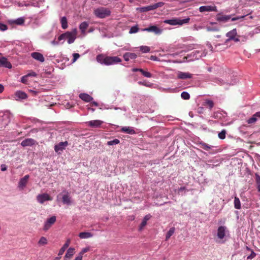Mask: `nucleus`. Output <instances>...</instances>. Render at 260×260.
<instances>
[{"instance_id": "c85d7f7f", "label": "nucleus", "mask_w": 260, "mask_h": 260, "mask_svg": "<svg viewBox=\"0 0 260 260\" xmlns=\"http://www.w3.org/2000/svg\"><path fill=\"white\" fill-rule=\"evenodd\" d=\"M79 96L81 100L86 102H89L93 100V98L87 93H80Z\"/></svg>"}, {"instance_id": "4be33fe9", "label": "nucleus", "mask_w": 260, "mask_h": 260, "mask_svg": "<svg viewBox=\"0 0 260 260\" xmlns=\"http://www.w3.org/2000/svg\"><path fill=\"white\" fill-rule=\"evenodd\" d=\"M123 57L126 61H129L130 59H134L137 57V55L135 53L126 52L125 53Z\"/></svg>"}, {"instance_id": "f03ea898", "label": "nucleus", "mask_w": 260, "mask_h": 260, "mask_svg": "<svg viewBox=\"0 0 260 260\" xmlns=\"http://www.w3.org/2000/svg\"><path fill=\"white\" fill-rule=\"evenodd\" d=\"M77 35V29L73 28L71 31H68L66 32L61 34L58 37V41L63 40V41L61 43L63 44L64 40H67L68 43L71 44L74 42L76 39Z\"/></svg>"}, {"instance_id": "c756f323", "label": "nucleus", "mask_w": 260, "mask_h": 260, "mask_svg": "<svg viewBox=\"0 0 260 260\" xmlns=\"http://www.w3.org/2000/svg\"><path fill=\"white\" fill-rule=\"evenodd\" d=\"M88 25L89 24L88 22L84 21L82 22L79 25V28L83 36H85L86 35V30L87 28Z\"/></svg>"}, {"instance_id": "6ab92c4d", "label": "nucleus", "mask_w": 260, "mask_h": 260, "mask_svg": "<svg viewBox=\"0 0 260 260\" xmlns=\"http://www.w3.org/2000/svg\"><path fill=\"white\" fill-rule=\"evenodd\" d=\"M206 29L208 31H217L220 29V27L216 22H211L210 25L206 26Z\"/></svg>"}, {"instance_id": "052dcab7", "label": "nucleus", "mask_w": 260, "mask_h": 260, "mask_svg": "<svg viewBox=\"0 0 260 260\" xmlns=\"http://www.w3.org/2000/svg\"><path fill=\"white\" fill-rule=\"evenodd\" d=\"M27 76L28 77H36L37 76V74L34 72H31L28 74H27Z\"/></svg>"}, {"instance_id": "680f3d73", "label": "nucleus", "mask_w": 260, "mask_h": 260, "mask_svg": "<svg viewBox=\"0 0 260 260\" xmlns=\"http://www.w3.org/2000/svg\"><path fill=\"white\" fill-rule=\"evenodd\" d=\"M122 50L123 51H130V50H132L131 48H130V47L129 46H125L124 47H123L122 49Z\"/></svg>"}, {"instance_id": "c03bdc74", "label": "nucleus", "mask_w": 260, "mask_h": 260, "mask_svg": "<svg viewBox=\"0 0 260 260\" xmlns=\"http://www.w3.org/2000/svg\"><path fill=\"white\" fill-rule=\"evenodd\" d=\"M226 134V131L225 129H222L219 134H218V138L221 140H223L225 138V135Z\"/></svg>"}, {"instance_id": "ddd939ff", "label": "nucleus", "mask_w": 260, "mask_h": 260, "mask_svg": "<svg viewBox=\"0 0 260 260\" xmlns=\"http://www.w3.org/2000/svg\"><path fill=\"white\" fill-rule=\"evenodd\" d=\"M68 145V143L67 141L59 142L54 146V150L56 153H60V152L66 149Z\"/></svg>"}, {"instance_id": "bb28decb", "label": "nucleus", "mask_w": 260, "mask_h": 260, "mask_svg": "<svg viewBox=\"0 0 260 260\" xmlns=\"http://www.w3.org/2000/svg\"><path fill=\"white\" fill-rule=\"evenodd\" d=\"M237 30L236 28H234L232 30L228 32L226 34V36L228 37V39L226 40V42H228L230 40L234 39V37L237 35Z\"/></svg>"}, {"instance_id": "774afa93", "label": "nucleus", "mask_w": 260, "mask_h": 260, "mask_svg": "<svg viewBox=\"0 0 260 260\" xmlns=\"http://www.w3.org/2000/svg\"><path fill=\"white\" fill-rule=\"evenodd\" d=\"M254 115L255 116V117L257 118V117H259L260 118V111L259 112H257L256 113H255Z\"/></svg>"}, {"instance_id": "c9c22d12", "label": "nucleus", "mask_w": 260, "mask_h": 260, "mask_svg": "<svg viewBox=\"0 0 260 260\" xmlns=\"http://www.w3.org/2000/svg\"><path fill=\"white\" fill-rule=\"evenodd\" d=\"M175 232V228L172 227L170 229L169 231L167 232L166 236V240H168L171 236L173 235V234Z\"/></svg>"}, {"instance_id": "e433bc0d", "label": "nucleus", "mask_w": 260, "mask_h": 260, "mask_svg": "<svg viewBox=\"0 0 260 260\" xmlns=\"http://www.w3.org/2000/svg\"><path fill=\"white\" fill-rule=\"evenodd\" d=\"M140 30L139 28L138 27V26L137 25L133 26L131 27L129 34H135L138 32Z\"/></svg>"}, {"instance_id": "cd10ccee", "label": "nucleus", "mask_w": 260, "mask_h": 260, "mask_svg": "<svg viewBox=\"0 0 260 260\" xmlns=\"http://www.w3.org/2000/svg\"><path fill=\"white\" fill-rule=\"evenodd\" d=\"M71 243L70 239H68L66 242V243L63 244L62 247L59 250L58 255L59 256L62 255L67 248L69 247Z\"/></svg>"}, {"instance_id": "2eb2a0df", "label": "nucleus", "mask_w": 260, "mask_h": 260, "mask_svg": "<svg viewBox=\"0 0 260 260\" xmlns=\"http://www.w3.org/2000/svg\"><path fill=\"white\" fill-rule=\"evenodd\" d=\"M29 178V176L28 175H26L20 179L18 185V187L19 189L23 190L25 188L28 182Z\"/></svg>"}, {"instance_id": "79ce46f5", "label": "nucleus", "mask_w": 260, "mask_h": 260, "mask_svg": "<svg viewBox=\"0 0 260 260\" xmlns=\"http://www.w3.org/2000/svg\"><path fill=\"white\" fill-rule=\"evenodd\" d=\"M47 243V239L44 237H41L40 239L38 244L40 246L44 245Z\"/></svg>"}, {"instance_id": "2f4dec72", "label": "nucleus", "mask_w": 260, "mask_h": 260, "mask_svg": "<svg viewBox=\"0 0 260 260\" xmlns=\"http://www.w3.org/2000/svg\"><path fill=\"white\" fill-rule=\"evenodd\" d=\"M151 217V216L150 214H147L144 217L139 227V230L140 231L142 230L143 228L146 226V225L147 224V221L149 220Z\"/></svg>"}, {"instance_id": "09e8293b", "label": "nucleus", "mask_w": 260, "mask_h": 260, "mask_svg": "<svg viewBox=\"0 0 260 260\" xmlns=\"http://www.w3.org/2000/svg\"><path fill=\"white\" fill-rule=\"evenodd\" d=\"M256 121H257V118L253 115L251 118H249L247 120V122L248 124H252V123L255 122Z\"/></svg>"}, {"instance_id": "6e6552de", "label": "nucleus", "mask_w": 260, "mask_h": 260, "mask_svg": "<svg viewBox=\"0 0 260 260\" xmlns=\"http://www.w3.org/2000/svg\"><path fill=\"white\" fill-rule=\"evenodd\" d=\"M37 201L41 204H43L45 202L51 201L52 198L47 193L39 194L36 197Z\"/></svg>"}, {"instance_id": "49530a36", "label": "nucleus", "mask_w": 260, "mask_h": 260, "mask_svg": "<svg viewBox=\"0 0 260 260\" xmlns=\"http://www.w3.org/2000/svg\"><path fill=\"white\" fill-rule=\"evenodd\" d=\"M34 2L32 3L31 5L34 7H39L41 5V4H42L44 0H32Z\"/></svg>"}, {"instance_id": "4c0bfd02", "label": "nucleus", "mask_w": 260, "mask_h": 260, "mask_svg": "<svg viewBox=\"0 0 260 260\" xmlns=\"http://www.w3.org/2000/svg\"><path fill=\"white\" fill-rule=\"evenodd\" d=\"M139 48L141 51L144 53H148L150 51V47L147 46H141Z\"/></svg>"}, {"instance_id": "4468645a", "label": "nucleus", "mask_w": 260, "mask_h": 260, "mask_svg": "<svg viewBox=\"0 0 260 260\" xmlns=\"http://www.w3.org/2000/svg\"><path fill=\"white\" fill-rule=\"evenodd\" d=\"M13 98L16 101H21L27 98V94L21 90H18L15 93Z\"/></svg>"}, {"instance_id": "412c9836", "label": "nucleus", "mask_w": 260, "mask_h": 260, "mask_svg": "<svg viewBox=\"0 0 260 260\" xmlns=\"http://www.w3.org/2000/svg\"><path fill=\"white\" fill-rule=\"evenodd\" d=\"M177 77L180 79H189L192 77V74L188 72H182L179 71L177 73Z\"/></svg>"}, {"instance_id": "f3484780", "label": "nucleus", "mask_w": 260, "mask_h": 260, "mask_svg": "<svg viewBox=\"0 0 260 260\" xmlns=\"http://www.w3.org/2000/svg\"><path fill=\"white\" fill-rule=\"evenodd\" d=\"M31 56L35 60L40 61L41 62H43L45 60V58L43 56V55L38 52H34L31 53Z\"/></svg>"}, {"instance_id": "473e14b6", "label": "nucleus", "mask_w": 260, "mask_h": 260, "mask_svg": "<svg viewBox=\"0 0 260 260\" xmlns=\"http://www.w3.org/2000/svg\"><path fill=\"white\" fill-rule=\"evenodd\" d=\"M92 234L90 232H81L79 234L81 239H88L92 237Z\"/></svg>"}, {"instance_id": "603ef678", "label": "nucleus", "mask_w": 260, "mask_h": 260, "mask_svg": "<svg viewBox=\"0 0 260 260\" xmlns=\"http://www.w3.org/2000/svg\"><path fill=\"white\" fill-rule=\"evenodd\" d=\"M256 182L257 185V189L260 191V176L256 175Z\"/></svg>"}, {"instance_id": "f704fd0d", "label": "nucleus", "mask_w": 260, "mask_h": 260, "mask_svg": "<svg viewBox=\"0 0 260 260\" xmlns=\"http://www.w3.org/2000/svg\"><path fill=\"white\" fill-rule=\"evenodd\" d=\"M234 207L236 209H241V202L239 199L236 197L234 199Z\"/></svg>"}, {"instance_id": "1a4fd4ad", "label": "nucleus", "mask_w": 260, "mask_h": 260, "mask_svg": "<svg viewBox=\"0 0 260 260\" xmlns=\"http://www.w3.org/2000/svg\"><path fill=\"white\" fill-rule=\"evenodd\" d=\"M228 234L229 231L225 226H220L219 227H218L217 232V236L218 239L222 240Z\"/></svg>"}, {"instance_id": "dca6fc26", "label": "nucleus", "mask_w": 260, "mask_h": 260, "mask_svg": "<svg viewBox=\"0 0 260 260\" xmlns=\"http://www.w3.org/2000/svg\"><path fill=\"white\" fill-rule=\"evenodd\" d=\"M62 200L64 204L70 205L71 204V199L68 192L64 190L62 191Z\"/></svg>"}, {"instance_id": "3c124183", "label": "nucleus", "mask_w": 260, "mask_h": 260, "mask_svg": "<svg viewBox=\"0 0 260 260\" xmlns=\"http://www.w3.org/2000/svg\"><path fill=\"white\" fill-rule=\"evenodd\" d=\"M80 55L79 53H75L73 54V59L72 60V62L74 63L79 57Z\"/></svg>"}, {"instance_id": "de8ad7c7", "label": "nucleus", "mask_w": 260, "mask_h": 260, "mask_svg": "<svg viewBox=\"0 0 260 260\" xmlns=\"http://www.w3.org/2000/svg\"><path fill=\"white\" fill-rule=\"evenodd\" d=\"M14 22L18 25H22L24 23V19L22 17L18 18L14 20Z\"/></svg>"}, {"instance_id": "423d86ee", "label": "nucleus", "mask_w": 260, "mask_h": 260, "mask_svg": "<svg viewBox=\"0 0 260 260\" xmlns=\"http://www.w3.org/2000/svg\"><path fill=\"white\" fill-rule=\"evenodd\" d=\"M164 5V3L163 2H158L157 3H155L154 4L145 6V7H139L137 8L136 10L140 12H145L149 11L151 10H155L159 7H161Z\"/></svg>"}, {"instance_id": "4d7b16f0", "label": "nucleus", "mask_w": 260, "mask_h": 260, "mask_svg": "<svg viewBox=\"0 0 260 260\" xmlns=\"http://www.w3.org/2000/svg\"><path fill=\"white\" fill-rule=\"evenodd\" d=\"M89 250V247H87L83 248L79 253H80L81 255H83L84 254V253L88 252Z\"/></svg>"}, {"instance_id": "58836bf2", "label": "nucleus", "mask_w": 260, "mask_h": 260, "mask_svg": "<svg viewBox=\"0 0 260 260\" xmlns=\"http://www.w3.org/2000/svg\"><path fill=\"white\" fill-rule=\"evenodd\" d=\"M213 147V146L209 145L208 144H207L206 143H201V148L206 150V151H209Z\"/></svg>"}, {"instance_id": "13d9d810", "label": "nucleus", "mask_w": 260, "mask_h": 260, "mask_svg": "<svg viewBox=\"0 0 260 260\" xmlns=\"http://www.w3.org/2000/svg\"><path fill=\"white\" fill-rule=\"evenodd\" d=\"M28 77L27 75L23 76L21 77V82L23 83H26L27 81Z\"/></svg>"}, {"instance_id": "9b49d317", "label": "nucleus", "mask_w": 260, "mask_h": 260, "mask_svg": "<svg viewBox=\"0 0 260 260\" xmlns=\"http://www.w3.org/2000/svg\"><path fill=\"white\" fill-rule=\"evenodd\" d=\"M199 11L202 13L206 12H217V9L215 5H207L200 7Z\"/></svg>"}, {"instance_id": "f8f14e48", "label": "nucleus", "mask_w": 260, "mask_h": 260, "mask_svg": "<svg viewBox=\"0 0 260 260\" xmlns=\"http://www.w3.org/2000/svg\"><path fill=\"white\" fill-rule=\"evenodd\" d=\"M56 219V218L55 216H52V217L48 218L44 223L43 230L44 231H48L51 225L55 223Z\"/></svg>"}, {"instance_id": "37998d69", "label": "nucleus", "mask_w": 260, "mask_h": 260, "mask_svg": "<svg viewBox=\"0 0 260 260\" xmlns=\"http://www.w3.org/2000/svg\"><path fill=\"white\" fill-rule=\"evenodd\" d=\"M140 72L142 74V75L147 77V78H151L152 77V75L147 72V71H144V70L142 69V70H140Z\"/></svg>"}, {"instance_id": "b1692460", "label": "nucleus", "mask_w": 260, "mask_h": 260, "mask_svg": "<svg viewBox=\"0 0 260 260\" xmlns=\"http://www.w3.org/2000/svg\"><path fill=\"white\" fill-rule=\"evenodd\" d=\"M103 123V121L100 120H94L87 122L88 125L92 127H100Z\"/></svg>"}, {"instance_id": "69168bd1", "label": "nucleus", "mask_w": 260, "mask_h": 260, "mask_svg": "<svg viewBox=\"0 0 260 260\" xmlns=\"http://www.w3.org/2000/svg\"><path fill=\"white\" fill-rule=\"evenodd\" d=\"M7 169V167L6 165L3 164L1 165V170L2 171H5Z\"/></svg>"}, {"instance_id": "f257e3e1", "label": "nucleus", "mask_w": 260, "mask_h": 260, "mask_svg": "<svg viewBox=\"0 0 260 260\" xmlns=\"http://www.w3.org/2000/svg\"><path fill=\"white\" fill-rule=\"evenodd\" d=\"M97 61L105 66H111L118 64L121 62V59L118 56H105L103 54H99L96 56Z\"/></svg>"}, {"instance_id": "7ed1b4c3", "label": "nucleus", "mask_w": 260, "mask_h": 260, "mask_svg": "<svg viewBox=\"0 0 260 260\" xmlns=\"http://www.w3.org/2000/svg\"><path fill=\"white\" fill-rule=\"evenodd\" d=\"M111 13L108 8L100 7L94 10V15L99 18L103 19L109 17Z\"/></svg>"}, {"instance_id": "338daca9", "label": "nucleus", "mask_w": 260, "mask_h": 260, "mask_svg": "<svg viewBox=\"0 0 260 260\" xmlns=\"http://www.w3.org/2000/svg\"><path fill=\"white\" fill-rule=\"evenodd\" d=\"M51 43L53 45H58L59 44V42L58 41H56L55 40H53V41H51Z\"/></svg>"}, {"instance_id": "6e6d98bb", "label": "nucleus", "mask_w": 260, "mask_h": 260, "mask_svg": "<svg viewBox=\"0 0 260 260\" xmlns=\"http://www.w3.org/2000/svg\"><path fill=\"white\" fill-rule=\"evenodd\" d=\"M139 83L140 84H142V85H143L144 86H146L147 87H151L152 86V83H149V82H139Z\"/></svg>"}, {"instance_id": "e2e57ef3", "label": "nucleus", "mask_w": 260, "mask_h": 260, "mask_svg": "<svg viewBox=\"0 0 260 260\" xmlns=\"http://www.w3.org/2000/svg\"><path fill=\"white\" fill-rule=\"evenodd\" d=\"M150 59L153 61H159V59L156 56L152 55L150 57Z\"/></svg>"}, {"instance_id": "5fc2aeb1", "label": "nucleus", "mask_w": 260, "mask_h": 260, "mask_svg": "<svg viewBox=\"0 0 260 260\" xmlns=\"http://www.w3.org/2000/svg\"><path fill=\"white\" fill-rule=\"evenodd\" d=\"M186 190L185 187H181L179 188L177 190V193L179 194L183 195V192Z\"/></svg>"}, {"instance_id": "aec40b11", "label": "nucleus", "mask_w": 260, "mask_h": 260, "mask_svg": "<svg viewBox=\"0 0 260 260\" xmlns=\"http://www.w3.org/2000/svg\"><path fill=\"white\" fill-rule=\"evenodd\" d=\"M35 142L36 141L34 139L31 138H27L23 140L21 143V145L23 147L31 146L35 144Z\"/></svg>"}, {"instance_id": "8fccbe9b", "label": "nucleus", "mask_w": 260, "mask_h": 260, "mask_svg": "<svg viewBox=\"0 0 260 260\" xmlns=\"http://www.w3.org/2000/svg\"><path fill=\"white\" fill-rule=\"evenodd\" d=\"M206 104L209 107L210 109H212L214 106V103L212 100H208L206 101Z\"/></svg>"}, {"instance_id": "72a5a7b5", "label": "nucleus", "mask_w": 260, "mask_h": 260, "mask_svg": "<svg viewBox=\"0 0 260 260\" xmlns=\"http://www.w3.org/2000/svg\"><path fill=\"white\" fill-rule=\"evenodd\" d=\"M60 23L62 29H66L68 27L67 19L65 16H63L60 19Z\"/></svg>"}, {"instance_id": "ea45409f", "label": "nucleus", "mask_w": 260, "mask_h": 260, "mask_svg": "<svg viewBox=\"0 0 260 260\" xmlns=\"http://www.w3.org/2000/svg\"><path fill=\"white\" fill-rule=\"evenodd\" d=\"M120 143V141L117 139H115L113 140L107 142V145L109 146L115 145Z\"/></svg>"}, {"instance_id": "a18cd8bd", "label": "nucleus", "mask_w": 260, "mask_h": 260, "mask_svg": "<svg viewBox=\"0 0 260 260\" xmlns=\"http://www.w3.org/2000/svg\"><path fill=\"white\" fill-rule=\"evenodd\" d=\"M246 249L248 250L251 251V254L247 256V259H253L256 256V253L253 250H251L248 247H246Z\"/></svg>"}, {"instance_id": "9d476101", "label": "nucleus", "mask_w": 260, "mask_h": 260, "mask_svg": "<svg viewBox=\"0 0 260 260\" xmlns=\"http://www.w3.org/2000/svg\"><path fill=\"white\" fill-rule=\"evenodd\" d=\"M141 30L143 31L152 32L156 35H160L162 32V30L156 25H152L148 27L143 28Z\"/></svg>"}, {"instance_id": "0eeeda50", "label": "nucleus", "mask_w": 260, "mask_h": 260, "mask_svg": "<svg viewBox=\"0 0 260 260\" xmlns=\"http://www.w3.org/2000/svg\"><path fill=\"white\" fill-rule=\"evenodd\" d=\"M189 18H187L183 19H180L178 18H173L171 19H168L165 20L164 22L167 24H169L172 25H181L185 23L189 22Z\"/></svg>"}, {"instance_id": "864d4df0", "label": "nucleus", "mask_w": 260, "mask_h": 260, "mask_svg": "<svg viewBox=\"0 0 260 260\" xmlns=\"http://www.w3.org/2000/svg\"><path fill=\"white\" fill-rule=\"evenodd\" d=\"M8 28L7 25L0 23V30L5 31Z\"/></svg>"}, {"instance_id": "7c9ffc66", "label": "nucleus", "mask_w": 260, "mask_h": 260, "mask_svg": "<svg viewBox=\"0 0 260 260\" xmlns=\"http://www.w3.org/2000/svg\"><path fill=\"white\" fill-rule=\"evenodd\" d=\"M215 82L220 85H234L236 83L237 81L236 80L232 81L230 83L228 82L224 81L221 79H216Z\"/></svg>"}, {"instance_id": "a211bd4d", "label": "nucleus", "mask_w": 260, "mask_h": 260, "mask_svg": "<svg viewBox=\"0 0 260 260\" xmlns=\"http://www.w3.org/2000/svg\"><path fill=\"white\" fill-rule=\"evenodd\" d=\"M231 18V15H222L218 14L216 16V19L219 22H226Z\"/></svg>"}, {"instance_id": "0e129e2a", "label": "nucleus", "mask_w": 260, "mask_h": 260, "mask_svg": "<svg viewBox=\"0 0 260 260\" xmlns=\"http://www.w3.org/2000/svg\"><path fill=\"white\" fill-rule=\"evenodd\" d=\"M83 255L79 253L78 255L76 257L74 260H82Z\"/></svg>"}, {"instance_id": "a19ab883", "label": "nucleus", "mask_w": 260, "mask_h": 260, "mask_svg": "<svg viewBox=\"0 0 260 260\" xmlns=\"http://www.w3.org/2000/svg\"><path fill=\"white\" fill-rule=\"evenodd\" d=\"M181 97L183 100H187L190 99V95L188 92L183 91L181 94Z\"/></svg>"}, {"instance_id": "393cba45", "label": "nucleus", "mask_w": 260, "mask_h": 260, "mask_svg": "<svg viewBox=\"0 0 260 260\" xmlns=\"http://www.w3.org/2000/svg\"><path fill=\"white\" fill-rule=\"evenodd\" d=\"M121 131L123 133L129 134L134 135L136 134V132L133 127L131 126H123L121 128Z\"/></svg>"}, {"instance_id": "bf43d9fd", "label": "nucleus", "mask_w": 260, "mask_h": 260, "mask_svg": "<svg viewBox=\"0 0 260 260\" xmlns=\"http://www.w3.org/2000/svg\"><path fill=\"white\" fill-rule=\"evenodd\" d=\"M244 17H245L244 15L240 16H237V17L232 18L231 20H232V21H236V20H239V19H243Z\"/></svg>"}, {"instance_id": "5701e85b", "label": "nucleus", "mask_w": 260, "mask_h": 260, "mask_svg": "<svg viewBox=\"0 0 260 260\" xmlns=\"http://www.w3.org/2000/svg\"><path fill=\"white\" fill-rule=\"evenodd\" d=\"M75 253V249L73 247H70L67 251L64 257V260H69Z\"/></svg>"}, {"instance_id": "39448f33", "label": "nucleus", "mask_w": 260, "mask_h": 260, "mask_svg": "<svg viewBox=\"0 0 260 260\" xmlns=\"http://www.w3.org/2000/svg\"><path fill=\"white\" fill-rule=\"evenodd\" d=\"M207 53V51L205 50L201 51L196 50L188 54L186 58L188 59L189 61H193L199 59L202 57L205 56Z\"/></svg>"}, {"instance_id": "a878e982", "label": "nucleus", "mask_w": 260, "mask_h": 260, "mask_svg": "<svg viewBox=\"0 0 260 260\" xmlns=\"http://www.w3.org/2000/svg\"><path fill=\"white\" fill-rule=\"evenodd\" d=\"M0 64L8 69L12 68L11 63L4 57L0 56Z\"/></svg>"}, {"instance_id": "20e7f679", "label": "nucleus", "mask_w": 260, "mask_h": 260, "mask_svg": "<svg viewBox=\"0 0 260 260\" xmlns=\"http://www.w3.org/2000/svg\"><path fill=\"white\" fill-rule=\"evenodd\" d=\"M11 119V114L9 112H0V131L8 125Z\"/></svg>"}]
</instances>
